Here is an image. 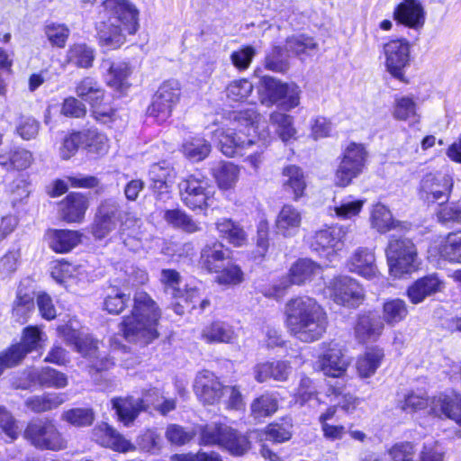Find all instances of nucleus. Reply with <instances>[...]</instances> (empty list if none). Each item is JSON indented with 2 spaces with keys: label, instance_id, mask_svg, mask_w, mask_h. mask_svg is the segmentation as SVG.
<instances>
[{
  "label": "nucleus",
  "instance_id": "obj_1",
  "mask_svg": "<svg viewBox=\"0 0 461 461\" xmlns=\"http://www.w3.org/2000/svg\"><path fill=\"white\" fill-rule=\"evenodd\" d=\"M284 315L288 332L302 342L317 341L327 331V313L312 297L297 296L288 300L284 308Z\"/></svg>",
  "mask_w": 461,
  "mask_h": 461
},
{
  "label": "nucleus",
  "instance_id": "obj_2",
  "mask_svg": "<svg viewBox=\"0 0 461 461\" xmlns=\"http://www.w3.org/2000/svg\"><path fill=\"white\" fill-rule=\"evenodd\" d=\"M104 11L107 22L97 27L98 41L106 50H116L124 44L127 35L139 29V11L129 0H104Z\"/></svg>",
  "mask_w": 461,
  "mask_h": 461
},
{
  "label": "nucleus",
  "instance_id": "obj_3",
  "mask_svg": "<svg viewBox=\"0 0 461 461\" xmlns=\"http://www.w3.org/2000/svg\"><path fill=\"white\" fill-rule=\"evenodd\" d=\"M133 301L131 315L123 319L120 330L129 342L148 344L158 336L157 326L160 312L157 303L144 291H137Z\"/></svg>",
  "mask_w": 461,
  "mask_h": 461
},
{
  "label": "nucleus",
  "instance_id": "obj_4",
  "mask_svg": "<svg viewBox=\"0 0 461 461\" xmlns=\"http://www.w3.org/2000/svg\"><path fill=\"white\" fill-rule=\"evenodd\" d=\"M258 113L254 108L234 111L230 115L231 127L224 130L218 129L213 133L220 150L227 157L244 156L246 150L256 143L250 138Z\"/></svg>",
  "mask_w": 461,
  "mask_h": 461
},
{
  "label": "nucleus",
  "instance_id": "obj_5",
  "mask_svg": "<svg viewBox=\"0 0 461 461\" xmlns=\"http://www.w3.org/2000/svg\"><path fill=\"white\" fill-rule=\"evenodd\" d=\"M59 332L68 346H72L82 357L88 358L89 374L93 378L94 375L110 369L114 365L112 358L99 351L97 341L90 335L82 333L69 326L60 328Z\"/></svg>",
  "mask_w": 461,
  "mask_h": 461
},
{
  "label": "nucleus",
  "instance_id": "obj_6",
  "mask_svg": "<svg viewBox=\"0 0 461 461\" xmlns=\"http://www.w3.org/2000/svg\"><path fill=\"white\" fill-rule=\"evenodd\" d=\"M385 255L390 275L393 277L400 278L419 267L417 248L408 238L391 236Z\"/></svg>",
  "mask_w": 461,
  "mask_h": 461
},
{
  "label": "nucleus",
  "instance_id": "obj_7",
  "mask_svg": "<svg viewBox=\"0 0 461 461\" xmlns=\"http://www.w3.org/2000/svg\"><path fill=\"white\" fill-rule=\"evenodd\" d=\"M178 186L181 200L190 210H205L212 205L214 187L202 174L188 176L179 183Z\"/></svg>",
  "mask_w": 461,
  "mask_h": 461
},
{
  "label": "nucleus",
  "instance_id": "obj_8",
  "mask_svg": "<svg viewBox=\"0 0 461 461\" xmlns=\"http://www.w3.org/2000/svg\"><path fill=\"white\" fill-rule=\"evenodd\" d=\"M24 438L41 450L59 451L67 447V441L53 420L36 419L31 420L23 432Z\"/></svg>",
  "mask_w": 461,
  "mask_h": 461
},
{
  "label": "nucleus",
  "instance_id": "obj_9",
  "mask_svg": "<svg viewBox=\"0 0 461 461\" xmlns=\"http://www.w3.org/2000/svg\"><path fill=\"white\" fill-rule=\"evenodd\" d=\"M200 442L203 445H217L233 455H242L248 448L246 437L238 434L225 424L210 423L200 429Z\"/></svg>",
  "mask_w": 461,
  "mask_h": 461
},
{
  "label": "nucleus",
  "instance_id": "obj_10",
  "mask_svg": "<svg viewBox=\"0 0 461 461\" xmlns=\"http://www.w3.org/2000/svg\"><path fill=\"white\" fill-rule=\"evenodd\" d=\"M261 83V102L263 104L270 106L278 104L285 111H290L299 105L301 90L296 84L282 83L271 77H263Z\"/></svg>",
  "mask_w": 461,
  "mask_h": 461
},
{
  "label": "nucleus",
  "instance_id": "obj_11",
  "mask_svg": "<svg viewBox=\"0 0 461 461\" xmlns=\"http://www.w3.org/2000/svg\"><path fill=\"white\" fill-rule=\"evenodd\" d=\"M127 213L114 199L103 201L96 212L94 222L91 226V233L95 240H103L113 231L120 224V228L125 223Z\"/></svg>",
  "mask_w": 461,
  "mask_h": 461
},
{
  "label": "nucleus",
  "instance_id": "obj_12",
  "mask_svg": "<svg viewBox=\"0 0 461 461\" xmlns=\"http://www.w3.org/2000/svg\"><path fill=\"white\" fill-rule=\"evenodd\" d=\"M367 151L362 144L350 143L344 150L343 158L336 171L335 181L339 186L348 185L365 167Z\"/></svg>",
  "mask_w": 461,
  "mask_h": 461
},
{
  "label": "nucleus",
  "instance_id": "obj_13",
  "mask_svg": "<svg viewBox=\"0 0 461 461\" xmlns=\"http://www.w3.org/2000/svg\"><path fill=\"white\" fill-rule=\"evenodd\" d=\"M321 274L322 267L312 259H298L291 267L289 276L283 277L277 284L274 285L272 295L281 297L292 285H304L312 281L315 277L321 276Z\"/></svg>",
  "mask_w": 461,
  "mask_h": 461
},
{
  "label": "nucleus",
  "instance_id": "obj_14",
  "mask_svg": "<svg viewBox=\"0 0 461 461\" xmlns=\"http://www.w3.org/2000/svg\"><path fill=\"white\" fill-rule=\"evenodd\" d=\"M326 289L330 297L337 304L346 307L356 308L364 299V291L361 285L348 276L333 278Z\"/></svg>",
  "mask_w": 461,
  "mask_h": 461
},
{
  "label": "nucleus",
  "instance_id": "obj_15",
  "mask_svg": "<svg viewBox=\"0 0 461 461\" xmlns=\"http://www.w3.org/2000/svg\"><path fill=\"white\" fill-rule=\"evenodd\" d=\"M411 44L405 39L391 40L384 45L385 67L395 78L404 81V69L411 60Z\"/></svg>",
  "mask_w": 461,
  "mask_h": 461
},
{
  "label": "nucleus",
  "instance_id": "obj_16",
  "mask_svg": "<svg viewBox=\"0 0 461 461\" xmlns=\"http://www.w3.org/2000/svg\"><path fill=\"white\" fill-rule=\"evenodd\" d=\"M453 186L452 177L444 173L427 174L420 182V197L428 203L441 204L448 199Z\"/></svg>",
  "mask_w": 461,
  "mask_h": 461
},
{
  "label": "nucleus",
  "instance_id": "obj_17",
  "mask_svg": "<svg viewBox=\"0 0 461 461\" xmlns=\"http://www.w3.org/2000/svg\"><path fill=\"white\" fill-rule=\"evenodd\" d=\"M348 232V227L342 225L317 230L311 238V249L319 254H334L343 248Z\"/></svg>",
  "mask_w": 461,
  "mask_h": 461
},
{
  "label": "nucleus",
  "instance_id": "obj_18",
  "mask_svg": "<svg viewBox=\"0 0 461 461\" xmlns=\"http://www.w3.org/2000/svg\"><path fill=\"white\" fill-rule=\"evenodd\" d=\"M224 385L209 370L199 372L194 379V392L204 404L212 405L223 396Z\"/></svg>",
  "mask_w": 461,
  "mask_h": 461
},
{
  "label": "nucleus",
  "instance_id": "obj_19",
  "mask_svg": "<svg viewBox=\"0 0 461 461\" xmlns=\"http://www.w3.org/2000/svg\"><path fill=\"white\" fill-rule=\"evenodd\" d=\"M323 352L319 356L318 365L326 375L332 377L340 376L348 366V361L341 348L336 342L322 343Z\"/></svg>",
  "mask_w": 461,
  "mask_h": 461
},
{
  "label": "nucleus",
  "instance_id": "obj_20",
  "mask_svg": "<svg viewBox=\"0 0 461 461\" xmlns=\"http://www.w3.org/2000/svg\"><path fill=\"white\" fill-rule=\"evenodd\" d=\"M92 438L100 446L113 451L127 453L135 449L130 440L105 422L97 424L94 428Z\"/></svg>",
  "mask_w": 461,
  "mask_h": 461
},
{
  "label": "nucleus",
  "instance_id": "obj_21",
  "mask_svg": "<svg viewBox=\"0 0 461 461\" xmlns=\"http://www.w3.org/2000/svg\"><path fill=\"white\" fill-rule=\"evenodd\" d=\"M394 19L407 27L418 29L424 24V12L417 0H403L393 12Z\"/></svg>",
  "mask_w": 461,
  "mask_h": 461
},
{
  "label": "nucleus",
  "instance_id": "obj_22",
  "mask_svg": "<svg viewBox=\"0 0 461 461\" xmlns=\"http://www.w3.org/2000/svg\"><path fill=\"white\" fill-rule=\"evenodd\" d=\"M348 269L369 280L375 278L379 274L375 254L366 248H359L355 251L349 259Z\"/></svg>",
  "mask_w": 461,
  "mask_h": 461
},
{
  "label": "nucleus",
  "instance_id": "obj_23",
  "mask_svg": "<svg viewBox=\"0 0 461 461\" xmlns=\"http://www.w3.org/2000/svg\"><path fill=\"white\" fill-rule=\"evenodd\" d=\"M431 410L435 416L447 418L461 425V397L456 394L440 393L431 401Z\"/></svg>",
  "mask_w": 461,
  "mask_h": 461
},
{
  "label": "nucleus",
  "instance_id": "obj_24",
  "mask_svg": "<svg viewBox=\"0 0 461 461\" xmlns=\"http://www.w3.org/2000/svg\"><path fill=\"white\" fill-rule=\"evenodd\" d=\"M292 372L289 362L284 360L267 361L255 366V379L258 383L266 382L272 378L278 382H285Z\"/></svg>",
  "mask_w": 461,
  "mask_h": 461
},
{
  "label": "nucleus",
  "instance_id": "obj_25",
  "mask_svg": "<svg viewBox=\"0 0 461 461\" xmlns=\"http://www.w3.org/2000/svg\"><path fill=\"white\" fill-rule=\"evenodd\" d=\"M113 409L115 410L118 420L124 426L130 427L141 411H144L143 401L132 396L112 399Z\"/></svg>",
  "mask_w": 461,
  "mask_h": 461
},
{
  "label": "nucleus",
  "instance_id": "obj_26",
  "mask_svg": "<svg viewBox=\"0 0 461 461\" xmlns=\"http://www.w3.org/2000/svg\"><path fill=\"white\" fill-rule=\"evenodd\" d=\"M441 281L436 275H429L419 278L407 289V296L410 301L418 304L425 298L440 291Z\"/></svg>",
  "mask_w": 461,
  "mask_h": 461
},
{
  "label": "nucleus",
  "instance_id": "obj_27",
  "mask_svg": "<svg viewBox=\"0 0 461 461\" xmlns=\"http://www.w3.org/2000/svg\"><path fill=\"white\" fill-rule=\"evenodd\" d=\"M88 207L87 198L80 193H70L60 203L62 218L68 222H79Z\"/></svg>",
  "mask_w": 461,
  "mask_h": 461
},
{
  "label": "nucleus",
  "instance_id": "obj_28",
  "mask_svg": "<svg viewBox=\"0 0 461 461\" xmlns=\"http://www.w3.org/2000/svg\"><path fill=\"white\" fill-rule=\"evenodd\" d=\"M384 330L382 321L371 315H360L355 325V336L360 343L375 341Z\"/></svg>",
  "mask_w": 461,
  "mask_h": 461
},
{
  "label": "nucleus",
  "instance_id": "obj_29",
  "mask_svg": "<svg viewBox=\"0 0 461 461\" xmlns=\"http://www.w3.org/2000/svg\"><path fill=\"white\" fill-rule=\"evenodd\" d=\"M301 212L292 205H284L277 215L276 226L277 232L285 237L294 236L301 226Z\"/></svg>",
  "mask_w": 461,
  "mask_h": 461
},
{
  "label": "nucleus",
  "instance_id": "obj_30",
  "mask_svg": "<svg viewBox=\"0 0 461 461\" xmlns=\"http://www.w3.org/2000/svg\"><path fill=\"white\" fill-rule=\"evenodd\" d=\"M229 250L223 245L214 242L205 246L201 252V264L210 272H219L228 262Z\"/></svg>",
  "mask_w": 461,
  "mask_h": 461
},
{
  "label": "nucleus",
  "instance_id": "obj_31",
  "mask_svg": "<svg viewBox=\"0 0 461 461\" xmlns=\"http://www.w3.org/2000/svg\"><path fill=\"white\" fill-rule=\"evenodd\" d=\"M95 59V50L86 43H74L69 46L65 56V64L78 68H90Z\"/></svg>",
  "mask_w": 461,
  "mask_h": 461
},
{
  "label": "nucleus",
  "instance_id": "obj_32",
  "mask_svg": "<svg viewBox=\"0 0 461 461\" xmlns=\"http://www.w3.org/2000/svg\"><path fill=\"white\" fill-rule=\"evenodd\" d=\"M317 50L318 43L315 39L306 34L292 35L286 39L285 44V52L298 57L301 60L312 56Z\"/></svg>",
  "mask_w": 461,
  "mask_h": 461
},
{
  "label": "nucleus",
  "instance_id": "obj_33",
  "mask_svg": "<svg viewBox=\"0 0 461 461\" xmlns=\"http://www.w3.org/2000/svg\"><path fill=\"white\" fill-rule=\"evenodd\" d=\"M76 94L91 106L101 104L104 96L101 85L92 77H86L77 83Z\"/></svg>",
  "mask_w": 461,
  "mask_h": 461
},
{
  "label": "nucleus",
  "instance_id": "obj_34",
  "mask_svg": "<svg viewBox=\"0 0 461 461\" xmlns=\"http://www.w3.org/2000/svg\"><path fill=\"white\" fill-rule=\"evenodd\" d=\"M220 238L235 247H241L247 241V235L240 225L231 219L220 218L215 222Z\"/></svg>",
  "mask_w": 461,
  "mask_h": 461
},
{
  "label": "nucleus",
  "instance_id": "obj_35",
  "mask_svg": "<svg viewBox=\"0 0 461 461\" xmlns=\"http://www.w3.org/2000/svg\"><path fill=\"white\" fill-rule=\"evenodd\" d=\"M384 357V353L382 348L378 347L367 348L357 361V369L359 375L363 378L374 375L381 366Z\"/></svg>",
  "mask_w": 461,
  "mask_h": 461
},
{
  "label": "nucleus",
  "instance_id": "obj_36",
  "mask_svg": "<svg viewBox=\"0 0 461 461\" xmlns=\"http://www.w3.org/2000/svg\"><path fill=\"white\" fill-rule=\"evenodd\" d=\"M81 235L75 230H55L49 233V245L56 252L70 251L80 242Z\"/></svg>",
  "mask_w": 461,
  "mask_h": 461
},
{
  "label": "nucleus",
  "instance_id": "obj_37",
  "mask_svg": "<svg viewBox=\"0 0 461 461\" xmlns=\"http://www.w3.org/2000/svg\"><path fill=\"white\" fill-rule=\"evenodd\" d=\"M284 188L294 194V199L298 200L303 195L306 182L303 170L294 165H290L283 169Z\"/></svg>",
  "mask_w": 461,
  "mask_h": 461
},
{
  "label": "nucleus",
  "instance_id": "obj_38",
  "mask_svg": "<svg viewBox=\"0 0 461 461\" xmlns=\"http://www.w3.org/2000/svg\"><path fill=\"white\" fill-rule=\"evenodd\" d=\"M149 176L152 182V187L160 193L168 192V182L175 177V172L167 161L154 163L149 169Z\"/></svg>",
  "mask_w": 461,
  "mask_h": 461
},
{
  "label": "nucleus",
  "instance_id": "obj_39",
  "mask_svg": "<svg viewBox=\"0 0 461 461\" xmlns=\"http://www.w3.org/2000/svg\"><path fill=\"white\" fill-rule=\"evenodd\" d=\"M201 336L208 343H230L234 339V331L229 324L218 321L204 326Z\"/></svg>",
  "mask_w": 461,
  "mask_h": 461
},
{
  "label": "nucleus",
  "instance_id": "obj_40",
  "mask_svg": "<svg viewBox=\"0 0 461 461\" xmlns=\"http://www.w3.org/2000/svg\"><path fill=\"white\" fill-rule=\"evenodd\" d=\"M65 401L61 393H45L42 395L32 396L25 401V406L35 413H41L56 409Z\"/></svg>",
  "mask_w": 461,
  "mask_h": 461
},
{
  "label": "nucleus",
  "instance_id": "obj_41",
  "mask_svg": "<svg viewBox=\"0 0 461 461\" xmlns=\"http://www.w3.org/2000/svg\"><path fill=\"white\" fill-rule=\"evenodd\" d=\"M130 68L125 62H113L110 65L105 75L106 84L115 90L124 91L129 87L128 77Z\"/></svg>",
  "mask_w": 461,
  "mask_h": 461
},
{
  "label": "nucleus",
  "instance_id": "obj_42",
  "mask_svg": "<svg viewBox=\"0 0 461 461\" xmlns=\"http://www.w3.org/2000/svg\"><path fill=\"white\" fill-rule=\"evenodd\" d=\"M182 150L185 158L193 162L203 160L211 152V144L203 138L191 137L185 140Z\"/></svg>",
  "mask_w": 461,
  "mask_h": 461
},
{
  "label": "nucleus",
  "instance_id": "obj_43",
  "mask_svg": "<svg viewBox=\"0 0 461 461\" xmlns=\"http://www.w3.org/2000/svg\"><path fill=\"white\" fill-rule=\"evenodd\" d=\"M213 176L221 189L228 190L232 188L238 182L240 169L232 162H221L213 169Z\"/></svg>",
  "mask_w": 461,
  "mask_h": 461
},
{
  "label": "nucleus",
  "instance_id": "obj_44",
  "mask_svg": "<svg viewBox=\"0 0 461 461\" xmlns=\"http://www.w3.org/2000/svg\"><path fill=\"white\" fill-rule=\"evenodd\" d=\"M82 148L90 153L103 154L107 151L108 140L104 134L91 128L80 131Z\"/></svg>",
  "mask_w": 461,
  "mask_h": 461
},
{
  "label": "nucleus",
  "instance_id": "obj_45",
  "mask_svg": "<svg viewBox=\"0 0 461 461\" xmlns=\"http://www.w3.org/2000/svg\"><path fill=\"white\" fill-rule=\"evenodd\" d=\"M270 123L276 127L279 138L286 142L294 138L296 130L294 127V118L281 112H273L269 117Z\"/></svg>",
  "mask_w": 461,
  "mask_h": 461
},
{
  "label": "nucleus",
  "instance_id": "obj_46",
  "mask_svg": "<svg viewBox=\"0 0 461 461\" xmlns=\"http://www.w3.org/2000/svg\"><path fill=\"white\" fill-rule=\"evenodd\" d=\"M34 311V298L32 294L19 289L13 307V317L17 322L24 323Z\"/></svg>",
  "mask_w": 461,
  "mask_h": 461
},
{
  "label": "nucleus",
  "instance_id": "obj_47",
  "mask_svg": "<svg viewBox=\"0 0 461 461\" xmlns=\"http://www.w3.org/2000/svg\"><path fill=\"white\" fill-rule=\"evenodd\" d=\"M278 408L276 398L270 393H265L256 398L251 405V415L256 420H260L273 415Z\"/></svg>",
  "mask_w": 461,
  "mask_h": 461
},
{
  "label": "nucleus",
  "instance_id": "obj_48",
  "mask_svg": "<svg viewBox=\"0 0 461 461\" xmlns=\"http://www.w3.org/2000/svg\"><path fill=\"white\" fill-rule=\"evenodd\" d=\"M408 315L406 303L402 299L386 301L383 307V320L389 325H395Z\"/></svg>",
  "mask_w": 461,
  "mask_h": 461
},
{
  "label": "nucleus",
  "instance_id": "obj_49",
  "mask_svg": "<svg viewBox=\"0 0 461 461\" xmlns=\"http://www.w3.org/2000/svg\"><path fill=\"white\" fill-rule=\"evenodd\" d=\"M31 375L45 387L64 388L68 384L65 374L49 366L35 371Z\"/></svg>",
  "mask_w": 461,
  "mask_h": 461
},
{
  "label": "nucleus",
  "instance_id": "obj_50",
  "mask_svg": "<svg viewBox=\"0 0 461 461\" xmlns=\"http://www.w3.org/2000/svg\"><path fill=\"white\" fill-rule=\"evenodd\" d=\"M441 258L449 261L461 263V230L451 232L439 249Z\"/></svg>",
  "mask_w": 461,
  "mask_h": 461
},
{
  "label": "nucleus",
  "instance_id": "obj_51",
  "mask_svg": "<svg viewBox=\"0 0 461 461\" xmlns=\"http://www.w3.org/2000/svg\"><path fill=\"white\" fill-rule=\"evenodd\" d=\"M44 34L52 47L65 48L70 35V30L65 23L55 22L47 23L44 26Z\"/></svg>",
  "mask_w": 461,
  "mask_h": 461
},
{
  "label": "nucleus",
  "instance_id": "obj_52",
  "mask_svg": "<svg viewBox=\"0 0 461 461\" xmlns=\"http://www.w3.org/2000/svg\"><path fill=\"white\" fill-rule=\"evenodd\" d=\"M130 302V295L115 286L106 291L104 308L109 313L119 314Z\"/></svg>",
  "mask_w": 461,
  "mask_h": 461
},
{
  "label": "nucleus",
  "instance_id": "obj_53",
  "mask_svg": "<svg viewBox=\"0 0 461 461\" xmlns=\"http://www.w3.org/2000/svg\"><path fill=\"white\" fill-rule=\"evenodd\" d=\"M371 224L381 233L387 232L395 228V221L388 208L384 204L377 203L371 212Z\"/></svg>",
  "mask_w": 461,
  "mask_h": 461
},
{
  "label": "nucleus",
  "instance_id": "obj_54",
  "mask_svg": "<svg viewBox=\"0 0 461 461\" xmlns=\"http://www.w3.org/2000/svg\"><path fill=\"white\" fill-rule=\"evenodd\" d=\"M292 419L283 418L281 422L272 423L266 429V438L276 443L287 441L292 437Z\"/></svg>",
  "mask_w": 461,
  "mask_h": 461
},
{
  "label": "nucleus",
  "instance_id": "obj_55",
  "mask_svg": "<svg viewBox=\"0 0 461 461\" xmlns=\"http://www.w3.org/2000/svg\"><path fill=\"white\" fill-rule=\"evenodd\" d=\"M431 398L430 400L427 397L425 393H415L411 392L408 393L404 400L400 402V408L405 412H413L419 410L425 409L429 407V411L434 415L431 410V401L435 398Z\"/></svg>",
  "mask_w": 461,
  "mask_h": 461
},
{
  "label": "nucleus",
  "instance_id": "obj_56",
  "mask_svg": "<svg viewBox=\"0 0 461 461\" xmlns=\"http://www.w3.org/2000/svg\"><path fill=\"white\" fill-rule=\"evenodd\" d=\"M62 419L74 426L84 427L93 423L95 414L92 409L75 408L63 412Z\"/></svg>",
  "mask_w": 461,
  "mask_h": 461
},
{
  "label": "nucleus",
  "instance_id": "obj_57",
  "mask_svg": "<svg viewBox=\"0 0 461 461\" xmlns=\"http://www.w3.org/2000/svg\"><path fill=\"white\" fill-rule=\"evenodd\" d=\"M160 282L164 285V291L172 298H177L182 295L180 289L181 276L174 269H162L160 274Z\"/></svg>",
  "mask_w": 461,
  "mask_h": 461
},
{
  "label": "nucleus",
  "instance_id": "obj_58",
  "mask_svg": "<svg viewBox=\"0 0 461 461\" xmlns=\"http://www.w3.org/2000/svg\"><path fill=\"white\" fill-rule=\"evenodd\" d=\"M365 201L354 199L351 196L344 198L339 205L334 207L336 215L340 219H352L358 215Z\"/></svg>",
  "mask_w": 461,
  "mask_h": 461
},
{
  "label": "nucleus",
  "instance_id": "obj_59",
  "mask_svg": "<svg viewBox=\"0 0 461 461\" xmlns=\"http://www.w3.org/2000/svg\"><path fill=\"white\" fill-rule=\"evenodd\" d=\"M281 47H274L266 57V68L274 72L284 73L289 68L288 54Z\"/></svg>",
  "mask_w": 461,
  "mask_h": 461
},
{
  "label": "nucleus",
  "instance_id": "obj_60",
  "mask_svg": "<svg viewBox=\"0 0 461 461\" xmlns=\"http://www.w3.org/2000/svg\"><path fill=\"white\" fill-rule=\"evenodd\" d=\"M252 90L253 85L248 79L235 80L226 89L228 98L235 102L244 101Z\"/></svg>",
  "mask_w": 461,
  "mask_h": 461
},
{
  "label": "nucleus",
  "instance_id": "obj_61",
  "mask_svg": "<svg viewBox=\"0 0 461 461\" xmlns=\"http://www.w3.org/2000/svg\"><path fill=\"white\" fill-rule=\"evenodd\" d=\"M393 116L398 120L407 121L412 120L417 122L415 119L416 114V104L410 97H402L396 100Z\"/></svg>",
  "mask_w": 461,
  "mask_h": 461
},
{
  "label": "nucleus",
  "instance_id": "obj_62",
  "mask_svg": "<svg viewBox=\"0 0 461 461\" xmlns=\"http://www.w3.org/2000/svg\"><path fill=\"white\" fill-rule=\"evenodd\" d=\"M217 282L221 285H238L243 280V273L241 269L233 264H230L229 261L224 267L217 272Z\"/></svg>",
  "mask_w": 461,
  "mask_h": 461
},
{
  "label": "nucleus",
  "instance_id": "obj_63",
  "mask_svg": "<svg viewBox=\"0 0 461 461\" xmlns=\"http://www.w3.org/2000/svg\"><path fill=\"white\" fill-rule=\"evenodd\" d=\"M174 106L162 101L158 95H154L151 104L148 107L147 113L149 116L155 118L158 123H162L171 115Z\"/></svg>",
  "mask_w": 461,
  "mask_h": 461
},
{
  "label": "nucleus",
  "instance_id": "obj_64",
  "mask_svg": "<svg viewBox=\"0 0 461 461\" xmlns=\"http://www.w3.org/2000/svg\"><path fill=\"white\" fill-rule=\"evenodd\" d=\"M39 129V122L31 116H21L16 125V132L26 140L34 139L38 135Z\"/></svg>",
  "mask_w": 461,
  "mask_h": 461
}]
</instances>
